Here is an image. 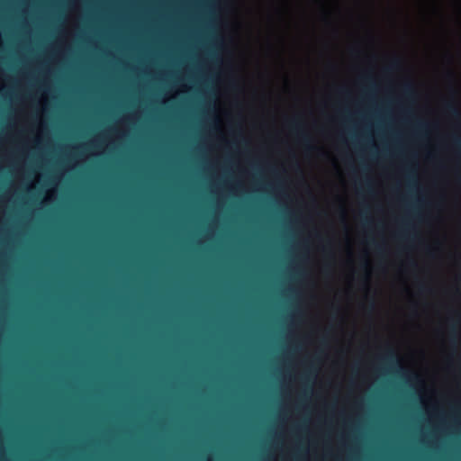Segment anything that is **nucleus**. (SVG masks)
<instances>
[{"label": "nucleus", "instance_id": "nucleus-6", "mask_svg": "<svg viewBox=\"0 0 461 461\" xmlns=\"http://www.w3.org/2000/svg\"><path fill=\"white\" fill-rule=\"evenodd\" d=\"M385 359L389 362H394L396 360L395 355L393 352H390L388 356L385 357Z\"/></svg>", "mask_w": 461, "mask_h": 461}, {"label": "nucleus", "instance_id": "nucleus-4", "mask_svg": "<svg viewBox=\"0 0 461 461\" xmlns=\"http://www.w3.org/2000/svg\"><path fill=\"white\" fill-rule=\"evenodd\" d=\"M403 91L407 96H412L414 94L413 87L411 84L405 85L403 87Z\"/></svg>", "mask_w": 461, "mask_h": 461}, {"label": "nucleus", "instance_id": "nucleus-5", "mask_svg": "<svg viewBox=\"0 0 461 461\" xmlns=\"http://www.w3.org/2000/svg\"><path fill=\"white\" fill-rule=\"evenodd\" d=\"M410 229H411V228H410V224H409V222H408L407 221H403V230H402V232L401 233V237H402V238L405 237L406 232H407Z\"/></svg>", "mask_w": 461, "mask_h": 461}, {"label": "nucleus", "instance_id": "nucleus-7", "mask_svg": "<svg viewBox=\"0 0 461 461\" xmlns=\"http://www.w3.org/2000/svg\"><path fill=\"white\" fill-rule=\"evenodd\" d=\"M417 127H418V129L421 131H423V130L427 129L428 124H427L426 122H419L417 123Z\"/></svg>", "mask_w": 461, "mask_h": 461}, {"label": "nucleus", "instance_id": "nucleus-9", "mask_svg": "<svg viewBox=\"0 0 461 461\" xmlns=\"http://www.w3.org/2000/svg\"><path fill=\"white\" fill-rule=\"evenodd\" d=\"M456 145H457L458 147H460V148H461V139H456Z\"/></svg>", "mask_w": 461, "mask_h": 461}, {"label": "nucleus", "instance_id": "nucleus-1", "mask_svg": "<svg viewBox=\"0 0 461 461\" xmlns=\"http://www.w3.org/2000/svg\"><path fill=\"white\" fill-rule=\"evenodd\" d=\"M291 129L296 134L301 136L302 141L303 142L307 150L314 149V147L311 144V139L303 131V125L301 122V121H299L297 119L291 121Z\"/></svg>", "mask_w": 461, "mask_h": 461}, {"label": "nucleus", "instance_id": "nucleus-8", "mask_svg": "<svg viewBox=\"0 0 461 461\" xmlns=\"http://www.w3.org/2000/svg\"><path fill=\"white\" fill-rule=\"evenodd\" d=\"M363 267L367 270V268H368V262L366 260L363 263Z\"/></svg>", "mask_w": 461, "mask_h": 461}, {"label": "nucleus", "instance_id": "nucleus-3", "mask_svg": "<svg viewBox=\"0 0 461 461\" xmlns=\"http://www.w3.org/2000/svg\"><path fill=\"white\" fill-rule=\"evenodd\" d=\"M401 62L399 59H393L389 66L386 68V70L388 71H394L397 70L400 68Z\"/></svg>", "mask_w": 461, "mask_h": 461}, {"label": "nucleus", "instance_id": "nucleus-2", "mask_svg": "<svg viewBox=\"0 0 461 461\" xmlns=\"http://www.w3.org/2000/svg\"><path fill=\"white\" fill-rule=\"evenodd\" d=\"M445 109L452 117L456 119L461 118V113L455 102L450 101L445 104Z\"/></svg>", "mask_w": 461, "mask_h": 461}]
</instances>
